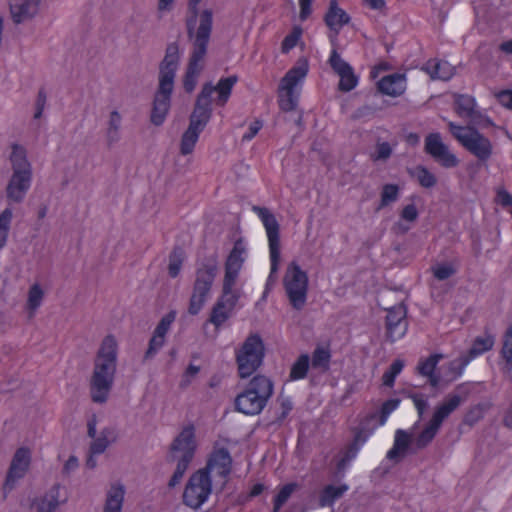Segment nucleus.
<instances>
[{
  "instance_id": "1",
  "label": "nucleus",
  "mask_w": 512,
  "mask_h": 512,
  "mask_svg": "<svg viewBox=\"0 0 512 512\" xmlns=\"http://www.w3.org/2000/svg\"><path fill=\"white\" fill-rule=\"evenodd\" d=\"M200 2L201 0L188 1L186 28L188 37L193 39V51L183 80V86L186 92H192L195 88L197 77L202 68L201 63L206 55L212 31V11L206 9L199 15L198 6Z\"/></svg>"
},
{
  "instance_id": "2",
  "label": "nucleus",
  "mask_w": 512,
  "mask_h": 512,
  "mask_svg": "<svg viewBox=\"0 0 512 512\" xmlns=\"http://www.w3.org/2000/svg\"><path fill=\"white\" fill-rule=\"evenodd\" d=\"M118 345L113 335H107L101 342L93 362V371L89 381L92 402H107L114 384L117 368Z\"/></svg>"
},
{
  "instance_id": "3",
  "label": "nucleus",
  "mask_w": 512,
  "mask_h": 512,
  "mask_svg": "<svg viewBox=\"0 0 512 512\" xmlns=\"http://www.w3.org/2000/svg\"><path fill=\"white\" fill-rule=\"evenodd\" d=\"M195 429L193 425L185 427L172 441L167 462L177 460L176 469L168 482L170 488L178 485L183 478L196 451Z\"/></svg>"
},
{
  "instance_id": "4",
  "label": "nucleus",
  "mask_w": 512,
  "mask_h": 512,
  "mask_svg": "<svg viewBox=\"0 0 512 512\" xmlns=\"http://www.w3.org/2000/svg\"><path fill=\"white\" fill-rule=\"evenodd\" d=\"M272 394L273 382L264 375H256L249 381L244 391L236 396L235 409L245 415H258Z\"/></svg>"
},
{
  "instance_id": "5",
  "label": "nucleus",
  "mask_w": 512,
  "mask_h": 512,
  "mask_svg": "<svg viewBox=\"0 0 512 512\" xmlns=\"http://www.w3.org/2000/svg\"><path fill=\"white\" fill-rule=\"evenodd\" d=\"M309 72L307 59L300 58L291 67L278 86V105L281 111L291 112L297 108L303 83Z\"/></svg>"
},
{
  "instance_id": "6",
  "label": "nucleus",
  "mask_w": 512,
  "mask_h": 512,
  "mask_svg": "<svg viewBox=\"0 0 512 512\" xmlns=\"http://www.w3.org/2000/svg\"><path fill=\"white\" fill-rule=\"evenodd\" d=\"M10 161L13 174L7 186V198L13 202H20L31 186L32 169L27 160L26 149L19 145H12Z\"/></svg>"
},
{
  "instance_id": "7",
  "label": "nucleus",
  "mask_w": 512,
  "mask_h": 512,
  "mask_svg": "<svg viewBox=\"0 0 512 512\" xmlns=\"http://www.w3.org/2000/svg\"><path fill=\"white\" fill-rule=\"evenodd\" d=\"M219 266L216 256L205 259L196 269L192 294L189 299L188 313L197 315L203 308L218 274Z\"/></svg>"
},
{
  "instance_id": "8",
  "label": "nucleus",
  "mask_w": 512,
  "mask_h": 512,
  "mask_svg": "<svg viewBox=\"0 0 512 512\" xmlns=\"http://www.w3.org/2000/svg\"><path fill=\"white\" fill-rule=\"evenodd\" d=\"M448 128L452 136L479 161L485 162L491 157V141L476 128L461 126L452 121L448 123Z\"/></svg>"
},
{
  "instance_id": "9",
  "label": "nucleus",
  "mask_w": 512,
  "mask_h": 512,
  "mask_svg": "<svg viewBox=\"0 0 512 512\" xmlns=\"http://www.w3.org/2000/svg\"><path fill=\"white\" fill-rule=\"evenodd\" d=\"M264 357L265 346L261 336L250 334L236 353L239 377H250L263 364Z\"/></svg>"
},
{
  "instance_id": "10",
  "label": "nucleus",
  "mask_w": 512,
  "mask_h": 512,
  "mask_svg": "<svg viewBox=\"0 0 512 512\" xmlns=\"http://www.w3.org/2000/svg\"><path fill=\"white\" fill-rule=\"evenodd\" d=\"M463 402V398L458 394H448L435 410L431 420L423 431L415 439V447L417 450L426 448L435 438L443 421L455 411Z\"/></svg>"
},
{
  "instance_id": "11",
  "label": "nucleus",
  "mask_w": 512,
  "mask_h": 512,
  "mask_svg": "<svg viewBox=\"0 0 512 512\" xmlns=\"http://www.w3.org/2000/svg\"><path fill=\"white\" fill-rule=\"evenodd\" d=\"M284 287L290 304L301 310L306 304L308 276L296 262H291L284 276Z\"/></svg>"
},
{
  "instance_id": "12",
  "label": "nucleus",
  "mask_w": 512,
  "mask_h": 512,
  "mask_svg": "<svg viewBox=\"0 0 512 512\" xmlns=\"http://www.w3.org/2000/svg\"><path fill=\"white\" fill-rule=\"evenodd\" d=\"M212 492V480L201 469L194 472L183 492V503L193 509H198L207 500Z\"/></svg>"
},
{
  "instance_id": "13",
  "label": "nucleus",
  "mask_w": 512,
  "mask_h": 512,
  "mask_svg": "<svg viewBox=\"0 0 512 512\" xmlns=\"http://www.w3.org/2000/svg\"><path fill=\"white\" fill-rule=\"evenodd\" d=\"M328 63L332 70L340 77L338 89L342 92H350L359 83V77L354 73L353 67L346 62L336 49L330 53Z\"/></svg>"
},
{
  "instance_id": "14",
  "label": "nucleus",
  "mask_w": 512,
  "mask_h": 512,
  "mask_svg": "<svg viewBox=\"0 0 512 512\" xmlns=\"http://www.w3.org/2000/svg\"><path fill=\"white\" fill-rule=\"evenodd\" d=\"M425 152L445 168H453L458 165V158L449 151L439 133H430L426 136Z\"/></svg>"
},
{
  "instance_id": "15",
  "label": "nucleus",
  "mask_w": 512,
  "mask_h": 512,
  "mask_svg": "<svg viewBox=\"0 0 512 512\" xmlns=\"http://www.w3.org/2000/svg\"><path fill=\"white\" fill-rule=\"evenodd\" d=\"M209 92H211L210 87L202 88L190 117L189 126L198 132L203 131L211 117L212 100L207 99Z\"/></svg>"
},
{
  "instance_id": "16",
  "label": "nucleus",
  "mask_w": 512,
  "mask_h": 512,
  "mask_svg": "<svg viewBox=\"0 0 512 512\" xmlns=\"http://www.w3.org/2000/svg\"><path fill=\"white\" fill-rule=\"evenodd\" d=\"M406 307L404 304L394 306L388 309L386 316V330L387 338L394 342L396 339L401 338L407 331Z\"/></svg>"
},
{
  "instance_id": "17",
  "label": "nucleus",
  "mask_w": 512,
  "mask_h": 512,
  "mask_svg": "<svg viewBox=\"0 0 512 512\" xmlns=\"http://www.w3.org/2000/svg\"><path fill=\"white\" fill-rule=\"evenodd\" d=\"M207 475L214 470L217 471V475L224 479L229 476L232 470V457L227 448L214 449L210 454L205 467L201 468Z\"/></svg>"
},
{
  "instance_id": "18",
  "label": "nucleus",
  "mask_w": 512,
  "mask_h": 512,
  "mask_svg": "<svg viewBox=\"0 0 512 512\" xmlns=\"http://www.w3.org/2000/svg\"><path fill=\"white\" fill-rule=\"evenodd\" d=\"M179 52L176 44H170L166 49V55L160 65L159 82L163 89L174 85L175 73L178 67Z\"/></svg>"
},
{
  "instance_id": "19",
  "label": "nucleus",
  "mask_w": 512,
  "mask_h": 512,
  "mask_svg": "<svg viewBox=\"0 0 512 512\" xmlns=\"http://www.w3.org/2000/svg\"><path fill=\"white\" fill-rule=\"evenodd\" d=\"M377 90L386 96L399 97L407 89V77L404 73H392L383 76L376 84Z\"/></svg>"
},
{
  "instance_id": "20",
  "label": "nucleus",
  "mask_w": 512,
  "mask_h": 512,
  "mask_svg": "<svg viewBox=\"0 0 512 512\" xmlns=\"http://www.w3.org/2000/svg\"><path fill=\"white\" fill-rule=\"evenodd\" d=\"M174 85H170L165 89L162 88L161 82H159V88L155 95L153 108L151 112V122L155 125H161L170 108L171 94Z\"/></svg>"
},
{
  "instance_id": "21",
  "label": "nucleus",
  "mask_w": 512,
  "mask_h": 512,
  "mask_svg": "<svg viewBox=\"0 0 512 512\" xmlns=\"http://www.w3.org/2000/svg\"><path fill=\"white\" fill-rule=\"evenodd\" d=\"M351 21L350 15L341 7L338 0H330L324 15V23L337 36L345 25Z\"/></svg>"
},
{
  "instance_id": "22",
  "label": "nucleus",
  "mask_w": 512,
  "mask_h": 512,
  "mask_svg": "<svg viewBox=\"0 0 512 512\" xmlns=\"http://www.w3.org/2000/svg\"><path fill=\"white\" fill-rule=\"evenodd\" d=\"M42 0H10V12L15 23L19 24L34 17Z\"/></svg>"
},
{
  "instance_id": "23",
  "label": "nucleus",
  "mask_w": 512,
  "mask_h": 512,
  "mask_svg": "<svg viewBox=\"0 0 512 512\" xmlns=\"http://www.w3.org/2000/svg\"><path fill=\"white\" fill-rule=\"evenodd\" d=\"M237 82L238 77L236 75H231L221 78L216 86H213L212 83H205L202 88L210 87L211 92H209L207 96L208 100H211L212 94L217 92V98L215 100L216 105L223 107L228 102L232 89Z\"/></svg>"
},
{
  "instance_id": "24",
  "label": "nucleus",
  "mask_w": 512,
  "mask_h": 512,
  "mask_svg": "<svg viewBox=\"0 0 512 512\" xmlns=\"http://www.w3.org/2000/svg\"><path fill=\"white\" fill-rule=\"evenodd\" d=\"M376 416V413H370L360 422L359 429L354 436L353 442L348 445L345 451L344 456L346 457V460H352L356 456L360 445L367 440L368 436L373 431V427H370V421H375Z\"/></svg>"
},
{
  "instance_id": "25",
  "label": "nucleus",
  "mask_w": 512,
  "mask_h": 512,
  "mask_svg": "<svg viewBox=\"0 0 512 512\" xmlns=\"http://www.w3.org/2000/svg\"><path fill=\"white\" fill-rule=\"evenodd\" d=\"M421 70L433 80L448 81L454 75V67L446 60L432 58L427 60Z\"/></svg>"
},
{
  "instance_id": "26",
  "label": "nucleus",
  "mask_w": 512,
  "mask_h": 512,
  "mask_svg": "<svg viewBox=\"0 0 512 512\" xmlns=\"http://www.w3.org/2000/svg\"><path fill=\"white\" fill-rule=\"evenodd\" d=\"M413 442L412 434L398 429L395 432L394 445L387 453V458L395 463H399L407 454L410 445Z\"/></svg>"
},
{
  "instance_id": "27",
  "label": "nucleus",
  "mask_w": 512,
  "mask_h": 512,
  "mask_svg": "<svg viewBox=\"0 0 512 512\" xmlns=\"http://www.w3.org/2000/svg\"><path fill=\"white\" fill-rule=\"evenodd\" d=\"M476 100L467 94H455L454 110L463 119H472L476 116Z\"/></svg>"
},
{
  "instance_id": "28",
  "label": "nucleus",
  "mask_w": 512,
  "mask_h": 512,
  "mask_svg": "<svg viewBox=\"0 0 512 512\" xmlns=\"http://www.w3.org/2000/svg\"><path fill=\"white\" fill-rule=\"evenodd\" d=\"M269 240L270 259H271V275L278 270L280 259V233L279 226H265Z\"/></svg>"
},
{
  "instance_id": "29",
  "label": "nucleus",
  "mask_w": 512,
  "mask_h": 512,
  "mask_svg": "<svg viewBox=\"0 0 512 512\" xmlns=\"http://www.w3.org/2000/svg\"><path fill=\"white\" fill-rule=\"evenodd\" d=\"M493 345L494 337L492 335H487L485 337H476L475 340L473 341L471 348L468 350L463 362L459 365V367L461 368V366H466L476 356L491 350Z\"/></svg>"
},
{
  "instance_id": "30",
  "label": "nucleus",
  "mask_w": 512,
  "mask_h": 512,
  "mask_svg": "<svg viewBox=\"0 0 512 512\" xmlns=\"http://www.w3.org/2000/svg\"><path fill=\"white\" fill-rule=\"evenodd\" d=\"M124 486H112L107 493L104 512H121L124 500Z\"/></svg>"
},
{
  "instance_id": "31",
  "label": "nucleus",
  "mask_w": 512,
  "mask_h": 512,
  "mask_svg": "<svg viewBox=\"0 0 512 512\" xmlns=\"http://www.w3.org/2000/svg\"><path fill=\"white\" fill-rule=\"evenodd\" d=\"M246 252L243 238H238L234 242L233 249L230 251L226 262L225 268L241 270L244 263L243 254Z\"/></svg>"
},
{
  "instance_id": "32",
  "label": "nucleus",
  "mask_w": 512,
  "mask_h": 512,
  "mask_svg": "<svg viewBox=\"0 0 512 512\" xmlns=\"http://www.w3.org/2000/svg\"><path fill=\"white\" fill-rule=\"evenodd\" d=\"M26 472L27 470L17 467L15 464H10L2 486L4 499L15 488L16 482L25 476Z\"/></svg>"
},
{
  "instance_id": "33",
  "label": "nucleus",
  "mask_w": 512,
  "mask_h": 512,
  "mask_svg": "<svg viewBox=\"0 0 512 512\" xmlns=\"http://www.w3.org/2000/svg\"><path fill=\"white\" fill-rule=\"evenodd\" d=\"M229 308L225 307L224 297H220L212 307L208 321L219 328L230 317Z\"/></svg>"
},
{
  "instance_id": "34",
  "label": "nucleus",
  "mask_w": 512,
  "mask_h": 512,
  "mask_svg": "<svg viewBox=\"0 0 512 512\" xmlns=\"http://www.w3.org/2000/svg\"><path fill=\"white\" fill-rule=\"evenodd\" d=\"M400 403V399L393 398L385 401L380 409V412H375L377 414L375 421H370V427H373V430L380 425H383L388 416L392 411H394Z\"/></svg>"
},
{
  "instance_id": "35",
  "label": "nucleus",
  "mask_w": 512,
  "mask_h": 512,
  "mask_svg": "<svg viewBox=\"0 0 512 512\" xmlns=\"http://www.w3.org/2000/svg\"><path fill=\"white\" fill-rule=\"evenodd\" d=\"M200 133L201 132H198L194 128L188 126L181 138L180 151L182 155H188L193 152Z\"/></svg>"
},
{
  "instance_id": "36",
  "label": "nucleus",
  "mask_w": 512,
  "mask_h": 512,
  "mask_svg": "<svg viewBox=\"0 0 512 512\" xmlns=\"http://www.w3.org/2000/svg\"><path fill=\"white\" fill-rule=\"evenodd\" d=\"M184 257V250L179 246L174 247L169 255L168 274L170 277L176 278L179 275Z\"/></svg>"
},
{
  "instance_id": "37",
  "label": "nucleus",
  "mask_w": 512,
  "mask_h": 512,
  "mask_svg": "<svg viewBox=\"0 0 512 512\" xmlns=\"http://www.w3.org/2000/svg\"><path fill=\"white\" fill-rule=\"evenodd\" d=\"M411 175L416 178L418 183L424 188H432L437 183L435 175L422 165L416 166L411 172Z\"/></svg>"
},
{
  "instance_id": "38",
  "label": "nucleus",
  "mask_w": 512,
  "mask_h": 512,
  "mask_svg": "<svg viewBox=\"0 0 512 512\" xmlns=\"http://www.w3.org/2000/svg\"><path fill=\"white\" fill-rule=\"evenodd\" d=\"M310 358L307 354L300 355L293 363L290 370V379L299 380L306 377L309 369Z\"/></svg>"
},
{
  "instance_id": "39",
  "label": "nucleus",
  "mask_w": 512,
  "mask_h": 512,
  "mask_svg": "<svg viewBox=\"0 0 512 512\" xmlns=\"http://www.w3.org/2000/svg\"><path fill=\"white\" fill-rule=\"evenodd\" d=\"M302 36V28L294 26L292 31L286 35L281 43V51L284 54L289 53L298 44Z\"/></svg>"
},
{
  "instance_id": "40",
  "label": "nucleus",
  "mask_w": 512,
  "mask_h": 512,
  "mask_svg": "<svg viewBox=\"0 0 512 512\" xmlns=\"http://www.w3.org/2000/svg\"><path fill=\"white\" fill-rule=\"evenodd\" d=\"M443 358L442 354H432L427 359L420 361L417 371L422 376H427L435 372L438 362Z\"/></svg>"
},
{
  "instance_id": "41",
  "label": "nucleus",
  "mask_w": 512,
  "mask_h": 512,
  "mask_svg": "<svg viewBox=\"0 0 512 512\" xmlns=\"http://www.w3.org/2000/svg\"><path fill=\"white\" fill-rule=\"evenodd\" d=\"M296 483H288L284 485L274 499V507L272 512H278L280 508L287 502L291 494L297 489Z\"/></svg>"
},
{
  "instance_id": "42",
  "label": "nucleus",
  "mask_w": 512,
  "mask_h": 512,
  "mask_svg": "<svg viewBox=\"0 0 512 512\" xmlns=\"http://www.w3.org/2000/svg\"><path fill=\"white\" fill-rule=\"evenodd\" d=\"M403 367L404 362L402 360H394L388 370H386L382 376L383 385L392 387L394 385L396 376L402 371Z\"/></svg>"
},
{
  "instance_id": "43",
  "label": "nucleus",
  "mask_w": 512,
  "mask_h": 512,
  "mask_svg": "<svg viewBox=\"0 0 512 512\" xmlns=\"http://www.w3.org/2000/svg\"><path fill=\"white\" fill-rule=\"evenodd\" d=\"M330 357L331 355L328 349L317 347L312 354V367L327 369L329 367Z\"/></svg>"
},
{
  "instance_id": "44",
  "label": "nucleus",
  "mask_w": 512,
  "mask_h": 512,
  "mask_svg": "<svg viewBox=\"0 0 512 512\" xmlns=\"http://www.w3.org/2000/svg\"><path fill=\"white\" fill-rule=\"evenodd\" d=\"M44 292L39 284H34L28 292L27 307L31 311H35L43 300Z\"/></svg>"
},
{
  "instance_id": "45",
  "label": "nucleus",
  "mask_w": 512,
  "mask_h": 512,
  "mask_svg": "<svg viewBox=\"0 0 512 512\" xmlns=\"http://www.w3.org/2000/svg\"><path fill=\"white\" fill-rule=\"evenodd\" d=\"M31 460V452L27 447H20L13 455L10 464H15L17 467L23 468L28 471Z\"/></svg>"
},
{
  "instance_id": "46",
  "label": "nucleus",
  "mask_w": 512,
  "mask_h": 512,
  "mask_svg": "<svg viewBox=\"0 0 512 512\" xmlns=\"http://www.w3.org/2000/svg\"><path fill=\"white\" fill-rule=\"evenodd\" d=\"M399 187L396 184H385L381 191V207H385L397 200Z\"/></svg>"
},
{
  "instance_id": "47",
  "label": "nucleus",
  "mask_w": 512,
  "mask_h": 512,
  "mask_svg": "<svg viewBox=\"0 0 512 512\" xmlns=\"http://www.w3.org/2000/svg\"><path fill=\"white\" fill-rule=\"evenodd\" d=\"M346 490H347L346 485H341V486L328 485V486H326L323 491V495H322L323 504L332 503L334 500L340 498Z\"/></svg>"
},
{
  "instance_id": "48",
  "label": "nucleus",
  "mask_w": 512,
  "mask_h": 512,
  "mask_svg": "<svg viewBox=\"0 0 512 512\" xmlns=\"http://www.w3.org/2000/svg\"><path fill=\"white\" fill-rule=\"evenodd\" d=\"M494 201L498 206L512 213V194H510L504 187H498L496 189Z\"/></svg>"
},
{
  "instance_id": "49",
  "label": "nucleus",
  "mask_w": 512,
  "mask_h": 512,
  "mask_svg": "<svg viewBox=\"0 0 512 512\" xmlns=\"http://www.w3.org/2000/svg\"><path fill=\"white\" fill-rule=\"evenodd\" d=\"M175 318H176V311L172 310V311L168 312L159 321L158 325L156 326V328L154 330V334L165 338V335L168 332L171 324L174 322Z\"/></svg>"
},
{
  "instance_id": "50",
  "label": "nucleus",
  "mask_w": 512,
  "mask_h": 512,
  "mask_svg": "<svg viewBox=\"0 0 512 512\" xmlns=\"http://www.w3.org/2000/svg\"><path fill=\"white\" fill-rule=\"evenodd\" d=\"M121 124V116L117 111H113L110 115L108 139L112 143L118 139V130Z\"/></svg>"
},
{
  "instance_id": "51",
  "label": "nucleus",
  "mask_w": 512,
  "mask_h": 512,
  "mask_svg": "<svg viewBox=\"0 0 512 512\" xmlns=\"http://www.w3.org/2000/svg\"><path fill=\"white\" fill-rule=\"evenodd\" d=\"M238 274H239V270L225 268V275H224L223 287H222L224 296H228V294H231V290L236 282Z\"/></svg>"
},
{
  "instance_id": "52",
  "label": "nucleus",
  "mask_w": 512,
  "mask_h": 512,
  "mask_svg": "<svg viewBox=\"0 0 512 512\" xmlns=\"http://www.w3.org/2000/svg\"><path fill=\"white\" fill-rule=\"evenodd\" d=\"M164 342V337L158 336L153 333V336L149 341L148 349L145 352L144 359H151L157 353V351L164 345Z\"/></svg>"
},
{
  "instance_id": "53",
  "label": "nucleus",
  "mask_w": 512,
  "mask_h": 512,
  "mask_svg": "<svg viewBox=\"0 0 512 512\" xmlns=\"http://www.w3.org/2000/svg\"><path fill=\"white\" fill-rule=\"evenodd\" d=\"M252 211L258 216L262 224H278L274 214L269 209L254 205Z\"/></svg>"
},
{
  "instance_id": "54",
  "label": "nucleus",
  "mask_w": 512,
  "mask_h": 512,
  "mask_svg": "<svg viewBox=\"0 0 512 512\" xmlns=\"http://www.w3.org/2000/svg\"><path fill=\"white\" fill-rule=\"evenodd\" d=\"M392 154V148L388 142L378 143L376 151L371 155L373 161L386 160Z\"/></svg>"
},
{
  "instance_id": "55",
  "label": "nucleus",
  "mask_w": 512,
  "mask_h": 512,
  "mask_svg": "<svg viewBox=\"0 0 512 512\" xmlns=\"http://www.w3.org/2000/svg\"><path fill=\"white\" fill-rule=\"evenodd\" d=\"M498 103L508 110H512V89H502L494 93Z\"/></svg>"
},
{
  "instance_id": "56",
  "label": "nucleus",
  "mask_w": 512,
  "mask_h": 512,
  "mask_svg": "<svg viewBox=\"0 0 512 512\" xmlns=\"http://www.w3.org/2000/svg\"><path fill=\"white\" fill-rule=\"evenodd\" d=\"M483 417V410L479 406L471 408L464 416L463 422L469 426H473Z\"/></svg>"
},
{
  "instance_id": "57",
  "label": "nucleus",
  "mask_w": 512,
  "mask_h": 512,
  "mask_svg": "<svg viewBox=\"0 0 512 512\" xmlns=\"http://www.w3.org/2000/svg\"><path fill=\"white\" fill-rule=\"evenodd\" d=\"M262 127H263L262 120H260V119L254 120L252 123H250L248 130L242 136V141L243 142L251 141L258 134V132L262 129Z\"/></svg>"
},
{
  "instance_id": "58",
  "label": "nucleus",
  "mask_w": 512,
  "mask_h": 512,
  "mask_svg": "<svg viewBox=\"0 0 512 512\" xmlns=\"http://www.w3.org/2000/svg\"><path fill=\"white\" fill-rule=\"evenodd\" d=\"M111 443L102 438L100 435L99 437L95 438L91 444H90V447H89V452L91 454H102L103 452H105V450L107 449V447L110 445Z\"/></svg>"
},
{
  "instance_id": "59",
  "label": "nucleus",
  "mask_w": 512,
  "mask_h": 512,
  "mask_svg": "<svg viewBox=\"0 0 512 512\" xmlns=\"http://www.w3.org/2000/svg\"><path fill=\"white\" fill-rule=\"evenodd\" d=\"M505 337L502 354L506 361L512 365V327L507 330Z\"/></svg>"
},
{
  "instance_id": "60",
  "label": "nucleus",
  "mask_w": 512,
  "mask_h": 512,
  "mask_svg": "<svg viewBox=\"0 0 512 512\" xmlns=\"http://www.w3.org/2000/svg\"><path fill=\"white\" fill-rule=\"evenodd\" d=\"M434 277L438 280H446L455 274V269L450 265H441L433 270Z\"/></svg>"
},
{
  "instance_id": "61",
  "label": "nucleus",
  "mask_w": 512,
  "mask_h": 512,
  "mask_svg": "<svg viewBox=\"0 0 512 512\" xmlns=\"http://www.w3.org/2000/svg\"><path fill=\"white\" fill-rule=\"evenodd\" d=\"M418 216V210L414 204H408L403 207L401 212L402 219L412 222L416 220Z\"/></svg>"
},
{
  "instance_id": "62",
  "label": "nucleus",
  "mask_w": 512,
  "mask_h": 512,
  "mask_svg": "<svg viewBox=\"0 0 512 512\" xmlns=\"http://www.w3.org/2000/svg\"><path fill=\"white\" fill-rule=\"evenodd\" d=\"M313 0H299L300 13L299 17L302 21L308 19L312 13Z\"/></svg>"
},
{
  "instance_id": "63",
  "label": "nucleus",
  "mask_w": 512,
  "mask_h": 512,
  "mask_svg": "<svg viewBox=\"0 0 512 512\" xmlns=\"http://www.w3.org/2000/svg\"><path fill=\"white\" fill-rule=\"evenodd\" d=\"M46 104V93L43 89H41L38 93L37 101H36V110L34 114L35 119H39L42 116Z\"/></svg>"
},
{
  "instance_id": "64",
  "label": "nucleus",
  "mask_w": 512,
  "mask_h": 512,
  "mask_svg": "<svg viewBox=\"0 0 512 512\" xmlns=\"http://www.w3.org/2000/svg\"><path fill=\"white\" fill-rule=\"evenodd\" d=\"M59 502H48V496L44 497L41 503L38 505L37 512H55Z\"/></svg>"
}]
</instances>
